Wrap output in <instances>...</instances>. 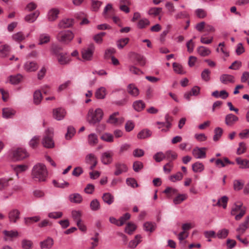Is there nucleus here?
<instances>
[{
  "instance_id": "obj_1",
  "label": "nucleus",
  "mask_w": 249,
  "mask_h": 249,
  "mask_svg": "<svg viewBox=\"0 0 249 249\" xmlns=\"http://www.w3.org/2000/svg\"><path fill=\"white\" fill-rule=\"evenodd\" d=\"M32 175L33 178L39 182L45 181L48 176V171L45 165L38 163L33 168Z\"/></svg>"
},
{
  "instance_id": "obj_2",
  "label": "nucleus",
  "mask_w": 249,
  "mask_h": 249,
  "mask_svg": "<svg viewBox=\"0 0 249 249\" xmlns=\"http://www.w3.org/2000/svg\"><path fill=\"white\" fill-rule=\"evenodd\" d=\"M103 111L102 109L97 108L96 109H90L88 113L87 120L88 122L92 125L100 122L103 118Z\"/></svg>"
},
{
  "instance_id": "obj_3",
  "label": "nucleus",
  "mask_w": 249,
  "mask_h": 249,
  "mask_svg": "<svg viewBox=\"0 0 249 249\" xmlns=\"http://www.w3.org/2000/svg\"><path fill=\"white\" fill-rule=\"evenodd\" d=\"M246 213V207L241 202L235 203L231 208V214L235 215V219L240 220Z\"/></svg>"
},
{
  "instance_id": "obj_4",
  "label": "nucleus",
  "mask_w": 249,
  "mask_h": 249,
  "mask_svg": "<svg viewBox=\"0 0 249 249\" xmlns=\"http://www.w3.org/2000/svg\"><path fill=\"white\" fill-rule=\"evenodd\" d=\"M29 155L25 149L20 147L12 150L10 153L11 158L14 161L21 160Z\"/></svg>"
},
{
  "instance_id": "obj_5",
  "label": "nucleus",
  "mask_w": 249,
  "mask_h": 249,
  "mask_svg": "<svg viewBox=\"0 0 249 249\" xmlns=\"http://www.w3.org/2000/svg\"><path fill=\"white\" fill-rule=\"evenodd\" d=\"M43 146L47 148H52L54 146L53 140V131L52 129H48L45 131L44 136L42 141Z\"/></svg>"
},
{
  "instance_id": "obj_6",
  "label": "nucleus",
  "mask_w": 249,
  "mask_h": 249,
  "mask_svg": "<svg viewBox=\"0 0 249 249\" xmlns=\"http://www.w3.org/2000/svg\"><path fill=\"white\" fill-rule=\"evenodd\" d=\"M74 34L70 30L60 32L57 35V40L63 43L68 44L74 38Z\"/></svg>"
},
{
  "instance_id": "obj_7",
  "label": "nucleus",
  "mask_w": 249,
  "mask_h": 249,
  "mask_svg": "<svg viewBox=\"0 0 249 249\" xmlns=\"http://www.w3.org/2000/svg\"><path fill=\"white\" fill-rule=\"evenodd\" d=\"M53 53L57 58L58 63L61 65H68L71 61L67 53H59L55 50L53 51Z\"/></svg>"
},
{
  "instance_id": "obj_8",
  "label": "nucleus",
  "mask_w": 249,
  "mask_h": 249,
  "mask_svg": "<svg viewBox=\"0 0 249 249\" xmlns=\"http://www.w3.org/2000/svg\"><path fill=\"white\" fill-rule=\"evenodd\" d=\"M119 115V112L113 113L110 115L107 122L115 125H120L122 124L124 121V119L121 117H118Z\"/></svg>"
},
{
  "instance_id": "obj_9",
  "label": "nucleus",
  "mask_w": 249,
  "mask_h": 249,
  "mask_svg": "<svg viewBox=\"0 0 249 249\" xmlns=\"http://www.w3.org/2000/svg\"><path fill=\"white\" fill-rule=\"evenodd\" d=\"M24 70L27 72L36 71L38 68L37 63L35 61H27L23 65Z\"/></svg>"
},
{
  "instance_id": "obj_10",
  "label": "nucleus",
  "mask_w": 249,
  "mask_h": 249,
  "mask_svg": "<svg viewBox=\"0 0 249 249\" xmlns=\"http://www.w3.org/2000/svg\"><path fill=\"white\" fill-rule=\"evenodd\" d=\"M95 50L94 45L92 44H90L87 48L84 49L82 51V57L86 60H89L91 59L93 52Z\"/></svg>"
},
{
  "instance_id": "obj_11",
  "label": "nucleus",
  "mask_w": 249,
  "mask_h": 249,
  "mask_svg": "<svg viewBox=\"0 0 249 249\" xmlns=\"http://www.w3.org/2000/svg\"><path fill=\"white\" fill-rule=\"evenodd\" d=\"M66 115V111L63 107L54 108L53 110V116L57 121L63 120Z\"/></svg>"
},
{
  "instance_id": "obj_12",
  "label": "nucleus",
  "mask_w": 249,
  "mask_h": 249,
  "mask_svg": "<svg viewBox=\"0 0 249 249\" xmlns=\"http://www.w3.org/2000/svg\"><path fill=\"white\" fill-rule=\"evenodd\" d=\"M248 229H249V214L246 217L244 222L239 224L236 231L240 234H244Z\"/></svg>"
},
{
  "instance_id": "obj_13",
  "label": "nucleus",
  "mask_w": 249,
  "mask_h": 249,
  "mask_svg": "<svg viewBox=\"0 0 249 249\" xmlns=\"http://www.w3.org/2000/svg\"><path fill=\"white\" fill-rule=\"evenodd\" d=\"M20 212L16 209L11 210L8 213V218L11 223H16L19 219Z\"/></svg>"
},
{
  "instance_id": "obj_14",
  "label": "nucleus",
  "mask_w": 249,
  "mask_h": 249,
  "mask_svg": "<svg viewBox=\"0 0 249 249\" xmlns=\"http://www.w3.org/2000/svg\"><path fill=\"white\" fill-rule=\"evenodd\" d=\"M113 153L111 151H107L104 152L101 157L102 162L104 164H108L112 161Z\"/></svg>"
},
{
  "instance_id": "obj_15",
  "label": "nucleus",
  "mask_w": 249,
  "mask_h": 249,
  "mask_svg": "<svg viewBox=\"0 0 249 249\" xmlns=\"http://www.w3.org/2000/svg\"><path fill=\"white\" fill-rule=\"evenodd\" d=\"M23 76L20 73L12 75L7 78V81L5 83H10L12 85H17L21 82Z\"/></svg>"
},
{
  "instance_id": "obj_16",
  "label": "nucleus",
  "mask_w": 249,
  "mask_h": 249,
  "mask_svg": "<svg viewBox=\"0 0 249 249\" xmlns=\"http://www.w3.org/2000/svg\"><path fill=\"white\" fill-rule=\"evenodd\" d=\"M53 243V239L48 237L45 240L40 242V246L41 249H51Z\"/></svg>"
},
{
  "instance_id": "obj_17",
  "label": "nucleus",
  "mask_w": 249,
  "mask_h": 249,
  "mask_svg": "<svg viewBox=\"0 0 249 249\" xmlns=\"http://www.w3.org/2000/svg\"><path fill=\"white\" fill-rule=\"evenodd\" d=\"M220 81L224 84L233 83L235 82L234 77L231 74H224L220 76Z\"/></svg>"
},
{
  "instance_id": "obj_18",
  "label": "nucleus",
  "mask_w": 249,
  "mask_h": 249,
  "mask_svg": "<svg viewBox=\"0 0 249 249\" xmlns=\"http://www.w3.org/2000/svg\"><path fill=\"white\" fill-rule=\"evenodd\" d=\"M238 119V118L236 116L230 113L227 115L225 117V124L227 125L231 126L237 122Z\"/></svg>"
},
{
  "instance_id": "obj_19",
  "label": "nucleus",
  "mask_w": 249,
  "mask_h": 249,
  "mask_svg": "<svg viewBox=\"0 0 249 249\" xmlns=\"http://www.w3.org/2000/svg\"><path fill=\"white\" fill-rule=\"evenodd\" d=\"M107 94V90L105 87H100L97 89L95 92V96L98 99L105 98Z\"/></svg>"
},
{
  "instance_id": "obj_20",
  "label": "nucleus",
  "mask_w": 249,
  "mask_h": 249,
  "mask_svg": "<svg viewBox=\"0 0 249 249\" xmlns=\"http://www.w3.org/2000/svg\"><path fill=\"white\" fill-rule=\"evenodd\" d=\"M74 23L72 18H63L59 23L58 26L61 28H67L72 26Z\"/></svg>"
},
{
  "instance_id": "obj_21",
  "label": "nucleus",
  "mask_w": 249,
  "mask_h": 249,
  "mask_svg": "<svg viewBox=\"0 0 249 249\" xmlns=\"http://www.w3.org/2000/svg\"><path fill=\"white\" fill-rule=\"evenodd\" d=\"M59 14V10L58 9L52 8L50 9L47 15L48 19L50 21H54L57 18Z\"/></svg>"
},
{
  "instance_id": "obj_22",
  "label": "nucleus",
  "mask_w": 249,
  "mask_h": 249,
  "mask_svg": "<svg viewBox=\"0 0 249 249\" xmlns=\"http://www.w3.org/2000/svg\"><path fill=\"white\" fill-rule=\"evenodd\" d=\"M127 92L133 97H137L139 94L138 88L133 84H130L127 87Z\"/></svg>"
},
{
  "instance_id": "obj_23",
  "label": "nucleus",
  "mask_w": 249,
  "mask_h": 249,
  "mask_svg": "<svg viewBox=\"0 0 249 249\" xmlns=\"http://www.w3.org/2000/svg\"><path fill=\"white\" fill-rule=\"evenodd\" d=\"M10 46L5 44L0 46V56L1 57L5 58L8 56L11 52Z\"/></svg>"
},
{
  "instance_id": "obj_24",
  "label": "nucleus",
  "mask_w": 249,
  "mask_h": 249,
  "mask_svg": "<svg viewBox=\"0 0 249 249\" xmlns=\"http://www.w3.org/2000/svg\"><path fill=\"white\" fill-rule=\"evenodd\" d=\"M205 148H195L193 149L192 154L196 159H203L206 157V153L203 150Z\"/></svg>"
},
{
  "instance_id": "obj_25",
  "label": "nucleus",
  "mask_w": 249,
  "mask_h": 249,
  "mask_svg": "<svg viewBox=\"0 0 249 249\" xmlns=\"http://www.w3.org/2000/svg\"><path fill=\"white\" fill-rule=\"evenodd\" d=\"M116 170L114 172V174L116 176H118L123 173L125 172L127 170V167L126 165L124 163H117L115 164Z\"/></svg>"
},
{
  "instance_id": "obj_26",
  "label": "nucleus",
  "mask_w": 249,
  "mask_h": 249,
  "mask_svg": "<svg viewBox=\"0 0 249 249\" xmlns=\"http://www.w3.org/2000/svg\"><path fill=\"white\" fill-rule=\"evenodd\" d=\"M2 117L5 119L11 118L16 114V111L9 107H6L2 109Z\"/></svg>"
},
{
  "instance_id": "obj_27",
  "label": "nucleus",
  "mask_w": 249,
  "mask_h": 249,
  "mask_svg": "<svg viewBox=\"0 0 249 249\" xmlns=\"http://www.w3.org/2000/svg\"><path fill=\"white\" fill-rule=\"evenodd\" d=\"M39 15V12L36 11L33 13L26 15L24 18V19L27 22L33 23L36 20Z\"/></svg>"
},
{
  "instance_id": "obj_28",
  "label": "nucleus",
  "mask_w": 249,
  "mask_h": 249,
  "mask_svg": "<svg viewBox=\"0 0 249 249\" xmlns=\"http://www.w3.org/2000/svg\"><path fill=\"white\" fill-rule=\"evenodd\" d=\"M145 107V104L144 102L141 100H137L133 104V107L134 109L138 112L142 111L144 108Z\"/></svg>"
},
{
  "instance_id": "obj_29",
  "label": "nucleus",
  "mask_w": 249,
  "mask_h": 249,
  "mask_svg": "<svg viewBox=\"0 0 249 249\" xmlns=\"http://www.w3.org/2000/svg\"><path fill=\"white\" fill-rule=\"evenodd\" d=\"M12 39L17 42H20L26 38V36L22 32H18L13 34L11 36Z\"/></svg>"
},
{
  "instance_id": "obj_30",
  "label": "nucleus",
  "mask_w": 249,
  "mask_h": 249,
  "mask_svg": "<svg viewBox=\"0 0 249 249\" xmlns=\"http://www.w3.org/2000/svg\"><path fill=\"white\" fill-rule=\"evenodd\" d=\"M197 52L200 56L203 57L208 56L211 53V51L209 48L203 46L198 47L197 48Z\"/></svg>"
},
{
  "instance_id": "obj_31",
  "label": "nucleus",
  "mask_w": 249,
  "mask_h": 249,
  "mask_svg": "<svg viewBox=\"0 0 249 249\" xmlns=\"http://www.w3.org/2000/svg\"><path fill=\"white\" fill-rule=\"evenodd\" d=\"M69 199L71 202L75 203H80L83 200L82 196L78 193H74L69 196Z\"/></svg>"
},
{
  "instance_id": "obj_32",
  "label": "nucleus",
  "mask_w": 249,
  "mask_h": 249,
  "mask_svg": "<svg viewBox=\"0 0 249 249\" xmlns=\"http://www.w3.org/2000/svg\"><path fill=\"white\" fill-rule=\"evenodd\" d=\"M236 163L240 165V168L242 169L249 168V160L246 159H242L240 158L236 159Z\"/></svg>"
},
{
  "instance_id": "obj_33",
  "label": "nucleus",
  "mask_w": 249,
  "mask_h": 249,
  "mask_svg": "<svg viewBox=\"0 0 249 249\" xmlns=\"http://www.w3.org/2000/svg\"><path fill=\"white\" fill-rule=\"evenodd\" d=\"M102 198L104 202L108 205L111 204L114 202V200L113 196L109 193L104 194L102 196Z\"/></svg>"
},
{
  "instance_id": "obj_34",
  "label": "nucleus",
  "mask_w": 249,
  "mask_h": 249,
  "mask_svg": "<svg viewBox=\"0 0 249 249\" xmlns=\"http://www.w3.org/2000/svg\"><path fill=\"white\" fill-rule=\"evenodd\" d=\"M152 132L147 129L141 130L137 135V138L139 139H144L151 136Z\"/></svg>"
},
{
  "instance_id": "obj_35",
  "label": "nucleus",
  "mask_w": 249,
  "mask_h": 249,
  "mask_svg": "<svg viewBox=\"0 0 249 249\" xmlns=\"http://www.w3.org/2000/svg\"><path fill=\"white\" fill-rule=\"evenodd\" d=\"M192 169L195 173L201 172L204 170V165L202 163L197 161L192 165Z\"/></svg>"
},
{
  "instance_id": "obj_36",
  "label": "nucleus",
  "mask_w": 249,
  "mask_h": 249,
  "mask_svg": "<svg viewBox=\"0 0 249 249\" xmlns=\"http://www.w3.org/2000/svg\"><path fill=\"white\" fill-rule=\"evenodd\" d=\"M142 237L140 235L135 236V239L129 242L128 247L130 249H134L141 242Z\"/></svg>"
},
{
  "instance_id": "obj_37",
  "label": "nucleus",
  "mask_w": 249,
  "mask_h": 249,
  "mask_svg": "<svg viewBox=\"0 0 249 249\" xmlns=\"http://www.w3.org/2000/svg\"><path fill=\"white\" fill-rule=\"evenodd\" d=\"M34 103L36 105H39L42 99V96L40 90H36L34 93Z\"/></svg>"
},
{
  "instance_id": "obj_38",
  "label": "nucleus",
  "mask_w": 249,
  "mask_h": 249,
  "mask_svg": "<svg viewBox=\"0 0 249 249\" xmlns=\"http://www.w3.org/2000/svg\"><path fill=\"white\" fill-rule=\"evenodd\" d=\"M156 227V224L151 222H146L143 224L144 230L150 232H153L155 230Z\"/></svg>"
},
{
  "instance_id": "obj_39",
  "label": "nucleus",
  "mask_w": 249,
  "mask_h": 249,
  "mask_svg": "<svg viewBox=\"0 0 249 249\" xmlns=\"http://www.w3.org/2000/svg\"><path fill=\"white\" fill-rule=\"evenodd\" d=\"M98 142V137L95 133H91L88 136V142L89 145L93 146Z\"/></svg>"
},
{
  "instance_id": "obj_40",
  "label": "nucleus",
  "mask_w": 249,
  "mask_h": 249,
  "mask_svg": "<svg viewBox=\"0 0 249 249\" xmlns=\"http://www.w3.org/2000/svg\"><path fill=\"white\" fill-rule=\"evenodd\" d=\"M13 169L16 173V176L18 178H19L18 174L20 173L25 171L28 169V167L26 165L19 164L14 166Z\"/></svg>"
},
{
  "instance_id": "obj_41",
  "label": "nucleus",
  "mask_w": 249,
  "mask_h": 249,
  "mask_svg": "<svg viewBox=\"0 0 249 249\" xmlns=\"http://www.w3.org/2000/svg\"><path fill=\"white\" fill-rule=\"evenodd\" d=\"M187 197V194H178L173 199V202L176 205L180 204L184 200H186Z\"/></svg>"
},
{
  "instance_id": "obj_42",
  "label": "nucleus",
  "mask_w": 249,
  "mask_h": 249,
  "mask_svg": "<svg viewBox=\"0 0 249 249\" xmlns=\"http://www.w3.org/2000/svg\"><path fill=\"white\" fill-rule=\"evenodd\" d=\"M129 39L127 37L123 38L118 40L116 42L117 47L119 49H123L129 42Z\"/></svg>"
},
{
  "instance_id": "obj_43",
  "label": "nucleus",
  "mask_w": 249,
  "mask_h": 249,
  "mask_svg": "<svg viewBox=\"0 0 249 249\" xmlns=\"http://www.w3.org/2000/svg\"><path fill=\"white\" fill-rule=\"evenodd\" d=\"M223 132V130L222 128L219 127H216L214 130L213 141L215 142L217 141L221 137Z\"/></svg>"
},
{
  "instance_id": "obj_44",
  "label": "nucleus",
  "mask_w": 249,
  "mask_h": 249,
  "mask_svg": "<svg viewBox=\"0 0 249 249\" xmlns=\"http://www.w3.org/2000/svg\"><path fill=\"white\" fill-rule=\"evenodd\" d=\"M101 140L107 142H112L114 141V137L109 133H105L101 137Z\"/></svg>"
},
{
  "instance_id": "obj_45",
  "label": "nucleus",
  "mask_w": 249,
  "mask_h": 249,
  "mask_svg": "<svg viewBox=\"0 0 249 249\" xmlns=\"http://www.w3.org/2000/svg\"><path fill=\"white\" fill-rule=\"evenodd\" d=\"M183 177V175L180 172H178L176 174L171 175L169 177V179L172 182H176L181 180Z\"/></svg>"
},
{
  "instance_id": "obj_46",
  "label": "nucleus",
  "mask_w": 249,
  "mask_h": 249,
  "mask_svg": "<svg viewBox=\"0 0 249 249\" xmlns=\"http://www.w3.org/2000/svg\"><path fill=\"white\" fill-rule=\"evenodd\" d=\"M90 209L93 211H97L100 208V204L97 199L92 200L90 203Z\"/></svg>"
},
{
  "instance_id": "obj_47",
  "label": "nucleus",
  "mask_w": 249,
  "mask_h": 249,
  "mask_svg": "<svg viewBox=\"0 0 249 249\" xmlns=\"http://www.w3.org/2000/svg\"><path fill=\"white\" fill-rule=\"evenodd\" d=\"M229 232V230L226 229L220 230L216 233V237L219 239H224L228 236Z\"/></svg>"
},
{
  "instance_id": "obj_48",
  "label": "nucleus",
  "mask_w": 249,
  "mask_h": 249,
  "mask_svg": "<svg viewBox=\"0 0 249 249\" xmlns=\"http://www.w3.org/2000/svg\"><path fill=\"white\" fill-rule=\"evenodd\" d=\"M50 36L46 34H41L39 38V45H42L44 43H48L50 41Z\"/></svg>"
},
{
  "instance_id": "obj_49",
  "label": "nucleus",
  "mask_w": 249,
  "mask_h": 249,
  "mask_svg": "<svg viewBox=\"0 0 249 249\" xmlns=\"http://www.w3.org/2000/svg\"><path fill=\"white\" fill-rule=\"evenodd\" d=\"M189 17V15L186 11L178 12L174 16V18L176 19L187 18Z\"/></svg>"
},
{
  "instance_id": "obj_50",
  "label": "nucleus",
  "mask_w": 249,
  "mask_h": 249,
  "mask_svg": "<svg viewBox=\"0 0 249 249\" xmlns=\"http://www.w3.org/2000/svg\"><path fill=\"white\" fill-rule=\"evenodd\" d=\"M75 133V129L71 126H69L67 128V132L65 135V138L67 140H70Z\"/></svg>"
},
{
  "instance_id": "obj_51",
  "label": "nucleus",
  "mask_w": 249,
  "mask_h": 249,
  "mask_svg": "<svg viewBox=\"0 0 249 249\" xmlns=\"http://www.w3.org/2000/svg\"><path fill=\"white\" fill-rule=\"evenodd\" d=\"M153 159L156 162H160L163 160L166 159L165 153L164 154L162 152H157L153 156Z\"/></svg>"
},
{
  "instance_id": "obj_52",
  "label": "nucleus",
  "mask_w": 249,
  "mask_h": 249,
  "mask_svg": "<svg viewBox=\"0 0 249 249\" xmlns=\"http://www.w3.org/2000/svg\"><path fill=\"white\" fill-rule=\"evenodd\" d=\"M210 74L211 71L209 70H204L201 74L202 79L206 82L209 81L210 80Z\"/></svg>"
},
{
  "instance_id": "obj_53",
  "label": "nucleus",
  "mask_w": 249,
  "mask_h": 249,
  "mask_svg": "<svg viewBox=\"0 0 249 249\" xmlns=\"http://www.w3.org/2000/svg\"><path fill=\"white\" fill-rule=\"evenodd\" d=\"M173 67L174 69V71L178 74H183L185 73L182 66L178 63H174L173 64Z\"/></svg>"
},
{
  "instance_id": "obj_54",
  "label": "nucleus",
  "mask_w": 249,
  "mask_h": 249,
  "mask_svg": "<svg viewBox=\"0 0 249 249\" xmlns=\"http://www.w3.org/2000/svg\"><path fill=\"white\" fill-rule=\"evenodd\" d=\"M21 245L23 249H31L33 244L30 240L23 239L21 242Z\"/></svg>"
},
{
  "instance_id": "obj_55",
  "label": "nucleus",
  "mask_w": 249,
  "mask_h": 249,
  "mask_svg": "<svg viewBox=\"0 0 249 249\" xmlns=\"http://www.w3.org/2000/svg\"><path fill=\"white\" fill-rule=\"evenodd\" d=\"M136 226L132 223H128L125 229V231L129 234H131L136 230Z\"/></svg>"
},
{
  "instance_id": "obj_56",
  "label": "nucleus",
  "mask_w": 249,
  "mask_h": 249,
  "mask_svg": "<svg viewBox=\"0 0 249 249\" xmlns=\"http://www.w3.org/2000/svg\"><path fill=\"white\" fill-rule=\"evenodd\" d=\"M53 184L55 187H58V188H65L67 187L69 185V183L67 182L63 181L62 182H60L59 181H56L55 180H53Z\"/></svg>"
},
{
  "instance_id": "obj_57",
  "label": "nucleus",
  "mask_w": 249,
  "mask_h": 249,
  "mask_svg": "<svg viewBox=\"0 0 249 249\" xmlns=\"http://www.w3.org/2000/svg\"><path fill=\"white\" fill-rule=\"evenodd\" d=\"M82 215L81 212L80 211L73 210L71 212V216L74 221H81V216Z\"/></svg>"
},
{
  "instance_id": "obj_58",
  "label": "nucleus",
  "mask_w": 249,
  "mask_h": 249,
  "mask_svg": "<svg viewBox=\"0 0 249 249\" xmlns=\"http://www.w3.org/2000/svg\"><path fill=\"white\" fill-rule=\"evenodd\" d=\"M39 141V137L38 136H34L29 142V144L30 147L34 148H36Z\"/></svg>"
},
{
  "instance_id": "obj_59",
  "label": "nucleus",
  "mask_w": 249,
  "mask_h": 249,
  "mask_svg": "<svg viewBox=\"0 0 249 249\" xmlns=\"http://www.w3.org/2000/svg\"><path fill=\"white\" fill-rule=\"evenodd\" d=\"M150 24V21L147 18H142L140 20L138 23V27L140 29H142L146 27Z\"/></svg>"
},
{
  "instance_id": "obj_60",
  "label": "nucleus",
  "mask_w": 249,
  "mask_h": 249,
  "mask_svg": "<svg viewBox=\"0 0 249 249\" xmlns=\"http://www.w3.org/2000/svg\"><path fill=\"white\" fill-rule=\"evenodd\" d=\"M166 159L170 161L171 160H175L177 158V154L175 152L169 150L165 153Z\"/></svg>"
},
{
  "instance_id": "obj_61",
  "label": "nucleus",
  "mask_w": 249,
  "mask_h": 249,
  "mask_svg": "<svg viewBox=\"0 0 249 249\" xmlns=\"http://www.w3.org/2000/svg\"><path fill=\"white\" fill-rule=\"evenodd\" d=\"M173 167V163L171 161H169V162L167 163L165 165L163 166V171L165 173L168 174L171 172Z\"/></svg>"
},
{
  "instance_id": "obj_62",
  "label": "nucleus",
  "mask_w": 249,
  "mask_h": 249,
  "mask_svg": "<svg viewBox=\"0 0 249 249\" xmlns=\"http://www.w3.org/2000/svg\"><path fill=\"white\" fill-rule=\"evenodd\" d=\"M163 193L167 194L168 196L170 197L174 195L177 194L178 193V190L168 187L166 188V189L163 191Z\"/></svg>"
},
{
  "instance_id": "obj_63",
  "label": "nucleus",
  "mask_w": 249,
  "mask_h": 249,
  "mask_svg": "<svg viewBox=\"0 0 249 249\" xmlns=\"http://www.w3.org/2000/svg\"><path fill=\"white\" fill-rule=\"evenodd\" d=\"M228 201V198L226 196H222L220 199L218 200L217 205L222 206L224 209L227 207V204Z\"/></svg>"
},
{
  "instance_id": "obj_64",
  "label": "nucleus",
  "mask_w": 249,
  "mask_h": 249,
  "mask_svg": "<svg viewBox=\"0 0 249 249\" xmlns=\"http://www.w3.org/2000/svg\"><path fill=\"white\" fill-rule=\"evenodd\" d=\"M196 16L200 18H203L207 16V12L203 9L198 8L195 11Z\"/></svg>"
}]
</instances>
